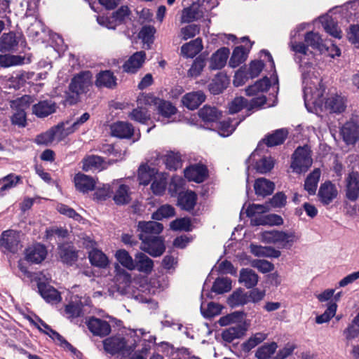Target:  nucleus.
<instances>
[{
	"label": "nucleus",
	"mask_w": 359,
	"mask_h": 359,
	"mask_svg": "<svg viewBox=\"0 0 359 359\" xmlns=\"http://www.w3.org/2000/svg\"><path fill=\"white\" fill-rule=\"evenodd\" d=\"M300 69L302 76L304 104L309 107H321L323 103L322 98L324 88L321 85V79L314 72V68L307 62L302 61Z\"/></svg>",
	"instance_id": "1"
},
{
	"label": "nucleus",
	"mask_w": 359,
	"mask_h": 359,
	"mask_svg": "<svg viewBox=\"0 0 359 359\" xmlns=\"http://www.w3.org/2000/svg\"><path fill=\"white\" fill-rule=\"evenodd\" d=\"M93 76L89 71L81 72L72 79L65 93V103L72 105L80 100L81 95L86 93L91 86Z\"/></svg>",
	"instance_id": "2"
},
{
	"label": "nucleus",
	"mask_w": 359,
	"mask_h": 359,
	"mask_svg": "<svg viewBox=\"0 0 359 359\" xmlns=\"http://www.w3.org/2000/svg\"><path fill=\"white\" fill-rule=\"evenodd\" d=\"M218 4V0H196L182 11L180 22L189 23L198 20L217 7Z\"/></svg>",
	"instance_id": "3"
},
{
	"label": "nucleus",
	"mask_w": 359,
	"mask_h": 359,
	"mask_svg": "<svg viewBox=\"0 0 359 359\" xmlns=\"http://www.w3.org/2000/svg\"><path fill=\"white\" fill-rule=\"evenodd\" d=\"M262 239L266 243H273L282 248L290 249L294 243L299 241V236L293 230H273L262 232Z\"/></svg>",
	"instance_id": "4"
},
{
	"label": "nucleus",
	"mask_w": 359,
	"mask_h": 359,
	"mask_svg": "<svg viewBox=\"0 0 359 359\" xmlns=\"http://www.w3.org/2000/svg\"><path fill=\"white\" fill-rule=\"evenodd\" d=\"M89 118L90 114L86 112L72 123L70 120H66L52 127L51 128L53 130L56 142H60L69 135L76 132Z\"/></svg>",
	"instance_id": "5"
},
{
	"label": "nucleus",
	"mask_w": 359,
	"mask_h": 359,
	"mask_svg": "<svg viewBox=\"0 0 359 359\" xmlns=\"http://www.w3.org/2000/svg\"><path fill=\"white\" fill-rule=\"evenodd\" d=\"M313 159L310 148L305 145L297 147L292 156L291 168L293 172L301 174L306 172L312 165Z\"/></svg>",
	"instance_id": "6"
},
{
	"label": "nucleus",
	"mask_w": 359,
	"mask_h": 359,
	"mask_svg": "<svg viewBox=\"0 0 359 359\" xmlns=\"http://www.w3.org/2000/svg\"><path fill=\"white\" fill-rule=\"evenodd\" d=\"M103 344L106 352L111 355L120 353L122 357L130 355L135 350L134 345H128L125 339L121 336L107 338L104 340Z\"/></svg>",
	"instance_id": "7"
},
{
	"label": "nucleus",
	"mask_w": 359,
	"mask_h": 359,
	"mask_svg": "<svg viewBox=\"0 0 359 359\" xmlns=\"http://www.w3.org/2000/svg\"><path fill=\"white\" fill-rule=\"evenodd\" d=\"M140 239L142 241L140 249L149 254L151 256L160 257L165 251V246L161 237L155 236H144L140 234Z\"/></svg>",
	"instance_id": "8"
},
{
	"label": "nucleus",
	"mask_w": 359,
	"mask_h": 359,
	"mask_svg": "<svg viewBox=\"0 0 359 359\" xmlns=\"http://www.w3.org/2000/svg\"><path fill=\"white\" fill-rule=\"evenodd\" d=\"M0 248L4 253H17L22 248L20 232L13 229L3 231L0 237Z\"/></svg>",
	"instance_id": "9"
},
{
	"label": "nucleus",
	"mask_w": 359,
	"mask_h": 359,
	"mask_svg": "<svg viewBox=\"0 0 359 359\" xmlns=\"http://www.w3.org/2000/svg\"><path fill=\"white\" fill-rule=\"evenodd\" d=\"M138 104L154 102L157 105L158 113L163 118H170L175 114L177 109L170 102L160 100H156L151 96L142 95L137 100ZM151 106V104H149Z\"/></svg>",
	"instance_id": "10"
},
{
	"label": "nucleus",
	"mask_w": 359,
	"mask_h": 359,
	"mask_svg": "<svg viewBox=\"0 0 359 359\" xmlns=\"http://www.w3.org/2000/svg\"><path fill=\"white\" fill-rule=\"evenodd\" d=\"M346 197L351 201H355L359 198V172H350L345 179Z\"/></svg>",
	"instance_id": "11"
},
{
	"label": "nucleus",
	"mask_w": 359,
	"mask_h": 359,
	"mask_svg": "<svg viewBox=\"0 0 359 359\" xmlns=\"http://www.w3.org/2000/svg\"><path fill=\"white\" fill-rule=\"evenodd\" d=\"M114 272V282L116 286V290L121 294H124L131 283V275L118 264H115Z\"/></svg>",
	"instance_id": "12"
},
{
	"label": "nucleus",
	"mask_w": 359,
	"mask_h": 359,
	"mask_svg": "<svg viewBox=\"0 0 359 359\" xmlns=\"http://www.w3.org/2000/svg\"><path fill=\"white\" fill-rule=\"evenodd\" d=\"M338 190L335 184L330 181L321 184L318 190L319 201L323 205H329L337 197Z\"/></svg>",
	"instance_id": "13"
},
{
	"label": "nucleus",
	"mask_w": 359,
	"mask_h": 359,
	"mask_svg": "<svg viewBox=\"0 0 359 359\" xmlns=\"http://www.w3.org/2000/svg\"><path fill=\"white\" fill-rule=\"evenodd\" d=\"M74 183L77 191L87 194L95 189L97 182L94 177L79 172L74 175Z\"/></svg>",
	"instance_id": "14"
},
{
	"label": "nucleus",
	"mask_w": 359,
	"mask_h": 359,
	"mask_svg": "<svg viewBox=\"0 0 359 359\" xmlns=\"http://www.w3.org/2000/svg\"><path fill=\"white\" fill-rule=\"evenodd\" d=\"M57 104L51 100H41L32 106V114L38 118H45L55 113Z\"/></svg>",
	"instance_id": "15"
},
{
	"label": "nucleus",
	"mask_w": 359,
	"mask_h": 359,
	"mask_svg": "<svg viewBox=\"0 0 359 359\" xmlns=\"http://www.w3.org/2000/svg\"><path fill=\"white\" fill-rule=\"evenodd\" d=\"M87 326L94 335L100 337L107 336L111 332V326L109 323L95 317L89 318Z\"/></svg>",
	"instance_id": "16"
},
{
	"label": "nucleus",
	"mask_w": 359,
	"mask_h": 359,
	"mask_svg": "<svg viewBox=\"0 0 359 359\" xmlns=\"http://www.w3.org/2000/svg\"><path fill=\"white\" fill-rule=\"evenodd\" d=\"M30 99L29 96H24L13 102V104L17 103V106L20 107L11 117V122L13 125H17L20 127L25 126L26 114L24 108L28 106Z\"/></svg>",
	"instance_id": "17"
},
{
	"label": "nucleus",
	"mask_w": 359,
	"mask_h": 359,
	"mask_svg": "<svg viewBox=\"0 0 359 359\" xmlns=\"http://www.w3.org/2000/svg\"><path fill=\"white\" fill-rule=\"evenodd\" d=\"M47 256V250L43 245L37 243L26 249L25 259L32 263L39 264Z\"/></svg>",
	"instance_id": "18"
},
{
	"label": "nucleus",
	"mask_w": 359,
	"mask_h": 359,
	"mask_svg": "<svg viewBox=\"0 0 359 359\" xmlns=\"http://www.w3.org/2000/svg\"><path fill=\"white\" fill-rule=\"evenodd\" d=\"M146 59V53L144 51H138L131 55L123 64V69L127 73L137 72L143 65Z\"/></svg>",
	"instance_id": "19"
},
{
	"label": "nucleus",
	"mask_w": 359,
	"mask_h": 359,
	"mask_svg": "<svg viewBox=\"0 0 359 359\" xmlns=\"http://www.w3.org/2000/svg\"><path fill=\"white\" fill-rule=\"evenodd\" d=\"M259 156L258 149H256L252 153L249 158L247 160V163L255 162L256 170L262 174L269 172L274 166V161L271 157H262L260 159H257L256 156Z\"/></svg>",
	"instance_id": "20"
},
{
	"label": "nucleus",
	"mask_w": 359,
	"mask_h": 359,
	"mask_svg": "<svg viewBox=\"0 0 359 359\" xmlns=\"http://www.w3.org/2000/svg\"><path fill=\"white\" fill-rule=\"evenodd\" d=\"M341 135L347 144H353L359 140V126L351 121L347 122L342 126Z\"/></svg>",
	"instance_id": "21"
},
{
	"label": "nucleus",
	"mask_w": 359,
	"mask_h": 359,
	"mask_svg": "<svg viewBox=\"0 0 359 359\" xmlns=\"http://www.w3.org/2000/svg\"><path fill=\"white\" fill-rule=\"evenodd\" d=\"M184 176L189 181L200 183L206 178L207 169L203 165H193L185 169Z\"/></svg>",
	"instance_id": "22"
},
{
	"label": "nucleus",
	"mask_w": 359,
	"mask_h": 359,
	"mask_svg": "<svg viewBox=\"0 0 359 359\" xmlns=\"http://www.w3.org/2000/svg\"><path fill=\"white\" fill-rule=\"evenodd\" d=\"M134 266V270L148 275L153 271L154 262L143 252H137L135 255Z\"/></svg>",
	"instance_id": "23"
},
{
	"label": "nucleus",
	"mask_w": 359,
	"mask_h": 359,
	"mask_svg": "<svg viewBox=\"0 0 359 359\" xmlns=\"http://www.w3.org/2000/svg\"><path fill=\"white\" fill-rule=\"evenodd\" d=\"M110 129L111 135L118 138H130L134 133L132 124L124 121H118L113 123Z\"/></svg>",
	"instance_id": "24"
},
{
	"label": "nucleus",
	"mask_w": 359,
	"mask_h": 359,
	"mask_svg": "<svg viewBox=\"0 0 359 359\" xmlns=\"http://www.w3.org/2000/svg\"><path fill=\"white\" fill-rule=\"evenodd\" d=\"M38 289L41 296L48 303L57 304L61 301L59 292L53 287L40 283L38 284Z\"/></svg>",
	"instance_id": "25"
},
{
	"label": "nucleus",
	"mask_w": 359,
	"mask_h": 359,
	"mask_svg": "<svg viewBox=\"0 0 359 359\" xmlns=\"http://www.w3.org/2000/svg\"><path fill=\"white\" fill-rule=\"evenodd\" d=\"M205 100V95L202 91H196L187 93L182 97L183 105L191 110L199 107Z\"/></svg>",
	"instance_id": "26"
},
{
	"label": "nucleus",
	"mask_w": 359,
	"mask_h": 359,
	"mask_svg": "<svg viewBox=\"0 0 359 359\" xmlns=\"http://www.w3.org/2000/svg\"><path fill=\"white\" fill-rule=\"evenodd\" d=\"M198 116L206 125L205 128H210L208 125L216 123L221 116V112L215 107L210 106H204L198 112Z\"/></svg>",
	"instance_id": "27"
},
{
	"label": "nucleus",
	"mask_w": 359,
	"mask_h": 359,
	"mask_svg": "<svg viewBox=\"0 0 359 359\" xmlns=\"http://www.w3.org/2000/svg\"><path fill=\"white\" fill-rule=\"evenodd\" d=\"M151 189L154 194L161 196L164 194L168 184V175L157 172L151 180Z\"/></svg>",
	"instance_id": "28"
},
{
	"label": "nucleus",
	"mask_w": 359,
	"mask_h": 359,
	"mask_svg": "<svg viewBox=\"0 0 359 359\" xmlns=\"http://www.w3.org/2000/svg\"><path fill=\"white\" fill-rule=\"evenodd\" d=\"M229 55V49L222 48L215 53L210 57V68L211 69H220L226 63Z\"/></svg>",
	"instance_id": "29"
},
{
	"label": "nucleus",
	"mask_w": 359,
	"mask_h": 359,
	"mask_svg": "<svg viewBox=\"0 0 359 359\" xmlns=\"http://www.w3.org/2000/svg\"><path fill=\"white\" fill-rule=\"evenodd\" d=\"M203 49L202 40L197 38L186 43L181 47V54L187 58H193Z\"/></svg>",
	"instance_id": "30"
},
{
	"label": "nucleus",
	"mask_w": 359,
	"mask_h": 359,
	"mask_svg": "<svg viewBox=\"0 0 359 359\" xmlns=\"http://www.w3.org/2000/svg\"><path fill=\"white\" fill-rule=\"evenodd\" d=\"M325 107L330 112L341 113L346 109L344 97L339 95H332L325 101Z\"/></svg>",
	"instance_id": "31"
},
{
	"label": "nucleus",
	"mask_w": 359,
	"mask_h": 359,
	"mask_svg": "<svg viewBox=\"0 0 359 359\" xmlns=\"http://www.w3.org/2000/svg\"><path fill=\"white\" fill-rule=\"evenodd\" d=\"M274 187L273 182L264 177L257 179L254 184L255 194L262 196L271 194Z\"/></svg>",
	"instance_id": "32"
},
{
	"label": "nucleus",
	"mask_w": 359,
	"mask_h": 359,
	"mask_svg": "<svg viewBox=\"0 0 359 359\" xmlns=\"http://www.w3.org/2000/svg\"><path fill=\"white\" fill-rule=\"evenodd\" d=\"M250 249V252L257 257L277 258L280 257L281 254L280 251L269 246L251 244Z\"/></svg>",
	"instance_id": "33"
},
{
	"label": "nucleus",
	"mask_w": 359,
	"mask_h": 359,
	"mask_svg": "<svg viewBox=\"0 0 359 359\" xmlns=\"http://www.w3.org/2000/svg\"><path fill=\"white\" fill-rule=\"evenodd\" d=\"M246 330L247 328L245 325H237L224 330L222 332V337L224 341L231 343L234 339L242 337L245 334Z\"/></svg>",
	"instance_id": "34"
},
{
	"label": "nucleus",
	"mask_w": 359,
	"mask_h": 359,
	"mask_svg": "<svg viewBox=\"0 0 359 359\" xmlns=\"http://www.w3.org/2000/svg\"><path fill=\"white\" fill-rule=\"evenodd\" d=\"M239 282L248 289L253 288L258 283V276L250 269H242L240 271Z\"/></svg>",
	"instance_id": "35"
},
{
	"label": "nucleus",
	"mask_w": 359,
	"mask_h": 359,
	"mask_svg": "<svg viewBox=\"0 0 359 359\" xmlns=\"http://www.w3.org/2000/svg\"><path fill=\"white\" fill-rule=\"evenodd\" d=\"M197 200L196 194L193 191L182 192L179 194L177 204L183 210H192Z\"/></svg>",
	"instance_id": "36"
},
{
	"label": "nucleus",
	"mask_w": 359,
	"mask_h": 359,
	"mask_svg": "<svg viewBox=\"0 0 359 359\" xmlns=\"http://www.w3.org/2000/svg\"><path fill=\"white\" fill-rule=\"evenodd\" d=\"M21 182V177L15 174H9L0 179V196L5 195L6 192L15 187Z\"/></svg>",
	"instance_id": "37"
},
{
	"label": "nucleus",
	"mask_w": 359,
	"mask_h": 359,
	"mask_svg": "<svg viewBox=\"0 0 359 359\" xmlns=\"http://www.w3.org/2000/svg\"><path fill=\"white\" fill-rule=\"evenodd\" d=\"M320 175V170L319 168H316L306 178L304 182V189L309 195H314L316 194Z\"/></svg>",
	"instance_id": "38"
},
{
	"label": "nucleus",
	"mask_w": 359,
	"mask_h": 359,
	"mask_svg": "<svg viewBox=\"0 0 359 359\" xmlns=\"http://www.w3.org/2000/svg\"><path fill=\"white\" fill-rule=\"evenodd\" d=\"M138 229L141 231L140 234H148L152 236L153 234H159L163 229L162 224L155 222H139Z\"/></svg>",
	"instance_id": "39"
},
{
	"label": "nucleus",
	"mask_w": 359,
	"mask_h": 359,
	"mask_svg": "<svg viewBox=\"0 0 359 359\" xmlns=\"http://www.w3.org/2000/svg\"><path fill=\"white\" fill-rule=\"evenodd\" d=\"M63 315L70 320L82 316L83 312V304L81 301H72L67 304L65 307Z\"/></svg>",
	"instance_id": "40"
},
{
	"label": "nucleus",
	"mask_w": 359,
	"mask_h": 359,
	"mask_svg": "<svg viewBox=\"0 0 359 359\" xmlns=\"http://www.w3.org/2000/svg\"><path fill=\"white\" fill-rule=\"evenodd\" d=\"M96 86L112 88L116 86V79L111 71L101 72L97 76Z\"/></svg>",
	"instance_id": "41"
},
{
	"label": "nucleus",
	"mask_w": 359,
	"mask_h": 359,
	"mask_svg": "<svg viewBox=\"0 0 359 359\" xmlns=\"http://www.w3.org/2000/svg\"><path fill=\"white\" fill-rule=\"evenodd\" d=\"M251 223L253 225H280L283 223V220L280 216L271 214L267 215H260L258 217L251 219Z\"/></svg>",
	"instance_id": "42"
},
{
	"label": "nucleus",
	"mask_w": 359,
	"mask_h": 359,
	"mask_svg": "<svg viewBox=\"0 0 359 359\" xmlns=\"http://www.w3.org/2000/svg\"><path fill=\"white\" fill-rule=\"evenodd\" d=\"M88 258L92 265L99 268H105L109 265V259L101 250L93 249L88 253Z\"/></svg>",
	"instance_id": "43"
},
{
	"label": "nucleus",
	"mask_w": 359,
	"mask_h": 359,
	"mask_svg": "<svg viewBox=\"0 0 359 359\" xmlns=\"http://www.w3.org/2000/svg\"><path fill=\"white\" fill-rule=\"evenodd\" d=\"M113 199L117 205H125L130 201V188L128 186L121 184L114 193Z\"/></svg>",
	"instance_id": "44"
},
{
	"label": "nucleus",
	"mask_w": 359,
	"mask_h": 359,
	"mask_svg": "<svg viewBox=\"0 0 359 359\" xmlns=\"http://www.w3.org/2000/svg\"><path fill=\"white\" fill-rule=\"evenodd\" d=\"M227 303L232 308L247 304L248 303L247 292L243 289L235 290L229 297Z\"/></svg>",
	"instance_id": "45"
},
{
	"label": "nucleus",
	"mask_w": 359,
	"mask_h": 359,
	"mask_svg": "<svg viewBox=\"0 0 359 359\" xmlns=\"http://www.w3.org/2000/svg\"><path fill=\"white\" fill-rule=\"evenodd\" d=\"M82 169L84 171L93 170H101L104 168L103 160L98 156H88L82 161Z\"/></svg>",
	"instance_id": "46"
},
{
	"label": "nucleus",
	"mask_w": 359,
	"mask_h": 359,
	"mask_svg": "<svg viewBox=\"0 0 359 359\" xmlns=\"http://www.w3.org/2000/svg\"><path fill=\"white\" fill-rule=\"evenodd\" d=\"M245 316L243 311H235L220 318L219 323L221 326H226L232 323L243 325Z\"/></svg>",
	"instance_id": "47"
},
{
	"label": "nucleus",
	"mask_w": 359,
	"mask_h": 359,
	"mask_svg": "<svg viewBox=\"0 0 359 359\" xmlns=\"http://www.w3.org/2000/svg\"><path fill=\"white\" fill-rule=\"evenodd\" d=\"M114 257L121 266L130 271L134 270V259L128 251L124 249L118 250Z\"/></svg>",
	"instance_id": "48"
},
{
	"label": "nucleus",
	"mask_w": 359,
	"mask_h": 359,
	"mask_svg": "<svg viewBox=\"0 0 359 359\" xmlns=\"http://www.w3.org/2000/svg\"><path fill=\"white\" fill-rule=\"evenodd\" d=\"M287 136V130L285 129H279L273 134L268 135L264 141L269 147H274L281 144Z\"/></svg>",
	"instance_id": "49"
},
{
	"label": "nucleus",
	"mask_w": 359,
	"mask_h": 359,
	"mask_svg": "<svg viewBox=\"0 0 359 359\" xmlns=\"http://www.w3.org/2000/svg\"><path fill=\"white\" fill-rule=\"evenodd\" d=\"M248 57V52L243 46L236 47L232 53L229 60V66L235 68L239 66L241 63L244 62Z\"/></svg>",
	"instance_id": "50"
},
{
	"label": "nucleus",
	"mask_w": 359,
	"mask_h": 359,
	"mask_svg": "<svg viewBox=\"0 0 359 359\" xmlns=\"http://www.w3.org/2000/svg\"><path fill=\"white\" fill-rule=\"evenodd\" d=\"M270 81L267 77L257 81L254 85H252L245 89L246 95L252 96L268 90L270 86Z\"/></svg>",
	"instance_id": "51"
},
{
	"label": "nucleus",
	"mask_w": 359,
	"mask_h": 359,
	"mask_svg": "<svg viewBox=\"0 0 359 359\" xmlns=\"http://www.w3.org/2000/svg\"><path fill=\"white\" fill-rule=\"evenodd\" d=\"M25 58L20 55L10 54L0 55V66L1 67H10L20 65L25 63Z\"/></svg>",
	"instance_id": "52"
},
{
	"label": "nucleus",
	"mask_w": 359,
	"mask_h": 359,
	"mask_svg": "<svg viewBox=\"0 0 359 359\" xmlns=\"http://www.w3.org/2000/svg\"><path fill=\"white\" fill-rule=\"evenodd\" d=\"M157 171L147 165H142L138 170V180L140 184L147 185L151 182Z\"/></svg>",
	"instance_id": "53"
},
{
	"label": "nucleus",
	"mask_w": 359,
	"mask_h": 359,
	"mask_svg": "<svg viewBox=\"0 0 359 359\" xmlns=\"http://www.w3.org/2000/svg\"><path fill=\"white\" fill-rule=\"evenodd\" d=\"M242 121L241 119L238 122L233 123V121L228 119L217 123V130L219 135L222 137H228L235 130L238 124Z\"/></svg>",
	"instance_id": "54"
},
{
	"label": "nucleus",
	"mask_w": 359,
	"mask_h": 359,
	"mask_svg": "<svg viewBox=\"0 0 359 359\" xmlns=\"http://www.w3.org/2000/svg\"><path fill=\"white\" fill-rule=\"evenodd\" d=\"M174 208L168 204L163 205L159 207L156 212L152 214L151 218L154 220H162L165 218L172 217L175 215Z\"/></svg>",
	"instance_id": "55"
},
{
	"label": "nucleus",
	"mask_w": 359,
	"mask_h": 359,
	"mask_svg": "<svg viewBox=\"0 0 359 359\" xmlns=\"http://www.w3.org/2000/svg\"><path fill=\"white\" fill-rule=\"evenodd\" d=\"M337 304L336 302H330L325 312L316 317V323L317 324H323L329 322L336 314Z\"/></svg>",
	"instance_id": "56"
},
{
	"label": "nucleus",
	"mask_w": 359,
	"mask_h": 359,
	"mask_svg": "<svg viewBox=\"0 0 359 359\" xmlns=\"http://www.w3.org/2000/svg\"><path fill=\"white\" fill-rule=\"evenodd\" d=\"M18 44L15 35L13 32L4 34L0 38V50L7 51L13 49Z\"/></svg>",
	"instance_id": "57"
},
{
	"label": "nucleus",
	"mask_w": 359,
	"mask_h": 359,
	"mask_svg": "<svg viewBox=\"0 0 359 359\" xmlns=\"http://www.w3.org/2000/svg\"><path fill=\"white\" fill-rule=\"evenodd\" d=\"M278 348L276 342L265 344L259 347L256 352L257 359H269Z\"/></svg>",
	"instance_id": "58"
},
{
	"label": "nucleus",
	"mask_w": 359,
	"mask_h": 359,
	"mask_svg": "<svg viewBox=\"0 0 359 359\" xmlns=\"http://www.w3.org/2000/svg\"><path fill=\"white\" fill-rule=\"evenodd\" d=\"M231 289V280L228 278H217L212 287V290L217 294L229 292Z\"/></svg>",
	"instance_id": "59"
},
{
	"label": "nucleus",
	"mask_w": 359,
	"mask_h": 359,
	"mask_svg": "<svg viewBox=\"0 0 359 359\" xmlns=\"http://www.w3.org/2000/svg\"><path fill=\"white\" fill-rule=\"evenodd\" d=\"M201 311L203 316L206 318H211L219 315L221 313L222 307L219 304L215 302H210L206 305L204 302L201 304Z\"/></svg>",
	"instance_id": "60"
},
{
	"label": "nucleus",
	"mask_w": 359,
	"mask_h": 359,
	"mask_svg": "<svg viewBox=\"0 0 359 359\" xmlns=\"http://www.w3.org/2000/svg\"><path fill=\"white\" fill-rule=\"evenodd\" d=\"M267 337V334L264 332H257L251 336L248 341L243 344L245 351H249L258 344L264 341Z\"/></svg>",
	"instance_id": "61"
},
{
	"label": "nucleus",
	"mask_w": 359,
	"mask_h": 359,
	"mask_svg": "<svg viewBox=\"0 0 359 359\" xmlns=\"http://www.w3.org/2000/svg\"><path fill=\"white\" fill-rule=\"evenodd\" d=\"M128 116L132 120L142 123H145L150 117L148 109L142 107H138L133 109Z\"/></svg>",
	"instance_id": "62"
},
{
	"label": "nucleus",
	"mask_w": 359,
	"mask_h": 359,
	"mask_svg": "<svg viewBox=\"0 0 359 359\" xmlns=\"http://www.w3.org/2000/svg\"><path fill=\"white\" fill-rule=\"evenodd\" d=\"M59 254L62 261L68 264H72L77 259L76 252L70 247H60Z\"/></svg>",
	"instance_id": "63"
},
{
	"label": "nucleus",
	"mask_w": 359,
	"mask_h": 359,
	"mask_svg": "<svg viewBox=\"0 0 359 359\" xmlns=\"http://www.w3.org/2000/svg\"><path fill=\"white\" fill-rule=\"evenodd\" d=\"M323 25L330 35L337 39L341 38V31L338 27L337 24L331 18H327L325 21L323 22Z\"/></svg>",
	"instance_id": "64"
}]
</instances>
